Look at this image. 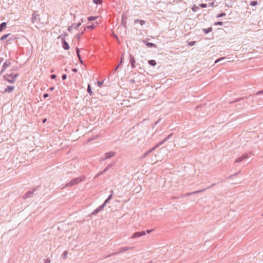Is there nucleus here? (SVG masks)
<instances>
[{
	"label": "nucleus",
	"instance_id": "34",
	"mask_svg": "<svg viewBox=\"0 0 263 263\" xmlns=\"http://www.w3.org/2000/svg\"><path fill=\"white\" fill-rule=\"evenodd\" d=\"M226 15V13H224V12H221L219 14H218L216 16V17L217 18H220L221 17H223V16H225Z\"/></svg>",
	"mask_w": 263,
	"mask_h": 263
},
{
	"label": "nucleus",
	"instance_id": "3",
	"mask_svg": "<svg viewBox=\"0 0 263 263\" xmlns=\"http://www.w3.org/2000/svg\"><path fill=\"white\" fill-rule=\"evenodd\" d=\"M133 247H121L119 248V251L114 252L112 254H108L106 257H109L111 256L119 254L120 253H122L126 251H128L130 250L133 249Z\"/></svg>",
	"mask_w": 263,
	"mask_h": 263
},
{
	"label": "nucleus",
	"instance_id": "4",
	"mask_svg": "<svg viewBox=\"0 0 263 263\" xmlns=\"http://www.w3.org/2000/svg\"><path fill=\"white\" fill-rule=\"evenodd\" d=\"M216 185V183H213L210 186H208V187L206 188H205V189H203L202 190H198V191H195V192H191V193H188L187 194H185L184 196V197H187V196H189L191 195H192V194H198V193H201L205 190H206L207 189H209L212 186H214L215 185Z\"/></svg>",
	"mask_w": 263,
	"mask_h": 263
},
{
	"label": "nucleus",
	"instance_id": "46",
	"mask_svg": "<svg viewBox=\"0 0 263 263\" xmlns=\"http://www.w3.org/2000/svg\"><path fill=\"white\" fill-rule=\"evenodd\" d=\"M103 84V81H97V85L100 87H101L102 86Z\"/></svg>",
	"mask_w": 263,
	"mask_h": 263
},
{
	"label": "nucleus",
	"instance_id": "59",
	"mask_svg": "<svg viewBox=\"0 0 263 263\" xmlns=\"http://www.w3.org/2000/svg\"><path fill=\"white\" fill-rule=\"evenodd\" d=\"M54 89V87L53 86L52 87H50V88H48V90H49V91H53Z\"/></svg>",
	"mask_w": 263,
	"mask_h": 263
},
{
	"label": "nucleus",
	"instance_id": "25",
	"mask_svg": "<svg viewBox=\"0 0 263 263\" xmlns=\"http://www.w3.org/2000/svg\"><path fill=\"white\" fill-rule=\"evenodd\" d=\"M213 30V28L212 27H209L208 28H203L202 29V31L204 32L205 34H208L211 32Z\"/></svg>",
	"mask_w": 263,
	"mask_h": 263
},
{
	"label": "nucleus",
	"instance_id": "60",
	"mask_svg": "<svg viewBox=\"0 0 263 263\" xmlns=\"http://www.w3.org/2000/svg\"><path fill=\"white\" fill-rule=\"evenodd\" d=\"M114 38H115L116 40H119V38L117 36V35L116 34H115V33H114L113 34V36H112Z\"/></svg>",
	"mask_w": 263,
	"mask_h": 263
},
{
	"label": "nucleus",
	"instance_id": "55",
	"mask_svg": "<svg viewBox=\"0 0 263 263\" xmlns=\"http://www.w3.org/2000/svg\"><path fill=\"white\" fill-rule=\"evenodd\" d=\"M48 96H49V94H48V93H44V94L43 95V98H44V99H46V98H47V97H48Z\"/></svg>",
	"mask_w": 263,
	"mask_h": 263
},
{
	"label": "nucleus",
	"instance_id": "44",
	"mask_svg": "<svg viewBox=\"0 0 263 263\" xmlns=\"http://www.w3.org/2000/svg\"><path fill=\"white\" fill-rule=\"evenodd\" d=\"M113 194H114V191H113V190H111V191H110V195L108 196V197H107V198L110 200L112 199V198Z\"/></svg>",
	"mask_w": 263,
	"mask_h": 263
},
{
	"label": "nucleus",
	"instance_id": "21",
	"mask_svg": "<svg viewBox=\"0 0 263 263\" xmlns=\"http://www.w3.org/2000/svg\"><path fill=\"white\" fill-rule=\"evenodd\" d=\"M145 21L142 20L136 19L134 20V24L139 23L141 25H143L145 24Z\"/></svg>",
	"mask_w": 263,
	"mask_h": 263
},
{
	"label": "nucleus",
	"instance_id": "35",
	"mask_svg": "<svg viewBox=\"0 0 263 263\" xmlns=\"http://www.w3.org/2000/svg\"><path fill=\"white\" fill-rule=\"evenodd\" d=\"M99 16H90L88 17V21H94L97 19Z\"/></svg>",
	"mask_w": 263,
	"mask_h": 263
},
{
	"label": "nucleus",
	"instance_id": "27",
	"mask_svg": "<svg viewBox=\"0 0 263 263\" xmlns=\"http://www.w3.org/2000/svg\"><path fill=\"white\" fill-rule=\"evenodd\" d=\"M148 63L152 66H155L157 64V62L155 60H150L148 61Z\"/></svg>",
	"mask_w": 263,
	"mask_h": 263
},
{
	"label": "nucleus",
	"instance_id": "50",
	"mask_svg": "<svg viewBox=\"0 0 263 263\" xmlns=\"http://www.w3.org/2000/svg\"><path fill=\"white\" fill-rule=\"evenodd\" d=\"M67 79V75L66 74H63L62 76V80H65Z\"/></svg>",
	"mask_w": 263,
	"mask_h": 263
},
{
	"label": "nucleus",
	"instance_id": "45",
	"mask_svg": "<svg viewBox=\"0 0 263 263\" xmlns=\"http://www.w3.org/2000/svg\"><path fill=\"white\" fill-rule=\"evenodd\" d=\"M160 145H159V143H157L156 145H155V146H154L153 147L151 148V149H152V151L153 152L154 151H155L156 148H158Z\"/></svg>",
	"mask_w": 263,
	"mask_h": 263
},
{
	"label": "nucleus",
	"instance_id": "36",
	"mask_svg": "<svg viewBox=\"0 0 263 263\" xmlns=\"http://www.w3.org/2000/svg\"><path fill=\"white\" fill-rule=\"evenodd\" d=\"M92 1L96 5L101 4L103 2V0H92Z\"/></svg>",
	"mask_w": 263,
	"mask_h": 263
},
{
	"label": "nucleus",
	"instance_id": "26",
	"mask_svg": "<svg viewBox=\"0 0 263 263\" xmlns=\"http://www.w3.org/2000/svg\"><path fill=\"white\" fill-rule=\"evenodd\" d=\"M81 25V23H72L71 26L75 29H78L79 27Z\"/></svg>",
	"mask_w": 263,
	"mask_h": 263
},
{
	"label": "nucleus",
	"instance_id": "37",
	"mask_svg": "<svg viewBox=\"0 0 263 263\" xmlns=\"http://www.w3.org/2000/svg\"><path fill=\"white\" fill-rule=\"evenodd\" d=\"M68 255V251H65L63 254H62V257L64 259H65L67 258V256Z\"/></svg>",
	"mask_w": 263,
	"mask_h": 263
},
{
	"label": "nucleus",
	"instance_id": "13",
	"mask_svg": "<svg viewBox=\"0 0 263 263\" xmlns=\"http://www.w3.org/2000/svg\"><path fill=\"white\" fill-rule=\"evenodd\" d=\"M10 62L8 60L6 61L4 63L2 70L0 72V74H1L5 70V69L10 65Z\"/></svg>",
	"mask_w": 263,
	"mask_h": 263
},
{
	"label": "nucleus",
	"instance_id": "20",
	"mask_svg": "<svg viewBox=\"0 0 263 263\" xmlns=\"http://www.w3.org/2000/svg\"><path fill=\"white\" fill-rule=\"evenodd\" d=\"M98 24V23L97 22H96L95 24H93L91 25H89V26H85V27L84 28V31L85 30H86L87 29H90V30H93L94 29L96 26Z\"/></svg>",
	"mask_w": 263,
	"mask_h": 263
},
{
	"label": "nucleus",
	"instance_id": "57",
	"mask_svg": "<svg viewBox=\"0 0 263 263\" xmlns=\"http://www.w3.org/2000/svg\"><path fill=\"white\" fill-rule=\"evenodd\" d=\"M154 230V229L147 230H146V233H147V234H149V233H151L152 232H153Z\"/></svg>",
	"mask_w": 263,
	"mask_h": 263
},
{
	"label": "nucleus",
	"instance_id": "53",
	"mask_svg": "<svg viewBox=\"0 0 263 263\" xmlns=\"http://www.w3.org/2000/svg\"><path fill=\"white\" fill-rule=\"evenodd\" d=\"M209 6H210V7H215V4H214V2H211V3H210L209 4Z\"/></svg>",
	"mask_w": 263,
	"mask_h": 263
},
{
	"label": "nucleus",
	"instance_id": "39",
	"mask_svg": "<svg viewBox=\"0 0 263 263\" xmlns=\"http://www.w3.org/2000/svg\"><path fill=\"white\" fill-rule=\"evenodd\" d=\"M223 24V23L222 22L218 21V22H215L213 24V25H214V26H217V25L222 26Z\"/></svg>",
	"mask_w": 263,
	"mask_h": 263
},
{
	"label": "nucleus",
	"instance_id": "40",
	"mask_svg": "<svg viewBox=\"0 0 263 263\" xmlns=\"http://www.w3.org/2000/svg\"><path fill=\"white\" fill-rule=\"evenodd\" d=\"M188 43V45L190 46H194L196 43V41H191V42H187Z\"/></svg>",
	"mask_w": 263,
	"mask_h": 263
},
{
	"label": "nucleus",
	"instance_id": "24",
	"mask_svg": "<svg viewBox=\"0 0 263 263\" xmlns=\"http://www.w3.org/2000/svg\"><path fill=\"white\" fill-rule=\"evenodd\" d=\"M68 35V33L66 32H64V33L62 34L61 35H59L58 37V39H61V41H63V40H65V37Z\"/></svg>",
	"mask_w": 263,
	"mask_h": 263
},
{
	"label": "nucleus",
	"instance_id": "42",
	"mask_svg": "<svg viewBox=\"0 0 263 263\" xmlns=\"http://www.w3.org/2000/svg\"><path fill=\"white\" fill-rule=\"evenodd\" d=\"M245 98H246V97H241V98H238V99H237L235 100V101H233V102H230V103H234V102H239V101H241V100H243Z\"/></svg>",
	"mask_w": 263,
	"mask_h": 263
},
{
	"label": "nucleus",
	"instance_id": "54",
	"mask_svg": "<svg viewBox=\"0 0 263 263\" xmlns=\"http://www.w3.org/2000/svg\"><path fill=\"white\" fill-rule=\"evenodd\" d=\"M83 33H84V31H82V32L81 33V34H80L77 35V39L78 40H79V39H80V36H81V35H82Z\"/></svg>",
	"mask_w": 263,
	"mask_h": 263
},
{
	"label": "nucleus",
	"instance_id": "43",
	"mask_svg": "<svg viewBox=\"0 0 263 263\" xmlns=\"http://www.w3.org/2000/svg\"><path fill=\"white\" fill-rule=\"evenodd\" d=\"M240 172V171H239V172H237V173H235V174H233V175H230V176H229L227 177V178H228V179H231V178H232V177H233L234 176H236L237 174H238Z\"/></svg>",
	"mask_w": 263,
	"mask_h": 263
},
{
	"label": "nucleus",
	"instance_id": "49",
	"mask_svg": "<svg viewBox=\"0 0 263 263\" xmlns=\"http://www.w3.org/2000/svg\"><path fill=\"white\" fill-rule=\"evenodd\" d=\"M261 94H263V90H260V91H257L256 93V95H261Z\"/></svg>",
	"mask_w": 263,
	"mask_h": 263
},
{
	"label": "nucleus",
	"instance_id": "61",
	"mask_svg": "<svg viewBox=\"0 0 263 263\" xmlns=\"http://www.w3.org/2000/svg\"><path fill=\"white\" fill-rule=\"evenodd\" d=\"M130 82L131 83H135L136 81H135V80L134 79H131V80H130Z\"/></svg>",
	"mask_w": 263,
	"mask_h": 263
},
{
	"label": "nucleus",
	"instance_id": "7",
	"mask_svg": "<svg viewBox=\"0 0 263 263\" xmlns=\"http://www.w3.org/2000/svg\"><path fill=\"white\" fill-rule=\"evenodd\" d=\"M248 157H249V154H247V153L243 154L240 157L237 158L235 160V163L240 162L242 161L243 160L247 159Z\"/></svg>",
	"mask_w": 263,
	"mask_h": 263
},
{
	"label": "nucleus",
	"instance_id": "56",
	"mask_svg": "<svg viewBox=\"0 0 263 263\" xmlns=\"http://www.w3.org/2000/svg\"><path fill=\"white\" fill-rule=\"evenodd\" d=\"M72 26H68V28H67V31H69V32H71V30H72Z\"/></svg>",
	"mask_w": 263,
	"mask_h": 263
},
{
	"label": "nucleus",
	"instance_id": "16",
	"mask_svg": "<svg viewBox=\"0 0 263 263\" xmlns=\"http://www.w3.org/2000/svg\"><path fill=\"white\" fill-rule=\"evenodd\" d=\"M103 210V208L101 205H100L98 208H97L96 209H95L93 212L91 213L89 216L92 215H96Z\"/></svg>",
	"mask_w": 263,
	"mask_h": 263
},
{
	"label": "nucleus",
	"instance_id": "15",
	"mask_svg": "<svg viewBox=\"0 0 263 263\" xmlns=\"http://www.w3.org/2000/svg\"><path fill=\"white\" fill-rule=\"evenodd\" d=\"M103 210V208L101 205H100L98 208H97L96 209H95L93 212L91 213L89 216L92 215H96Z\"/></svg>",
	"mask_w": 263,
	"mask_h": 263
},
{
	"label": "nucleus",
	"instance_id": "32",
	"mask_svg": "<svg viewBox=\"0 0 263 263\" xmlns=\"http://www.w3.org/2000/svg\"><path fill=\"white\" fill-rule=\"evenodd\" d=\"M109 201H110V200L108 199V198H107L104 201V202L101 205V206L104 209V207L106 205V204L109 202Z\"/></svg>",
	"mask_w": 263,
	"mask_h": 263
},
{
	"label": "nucleus",
	"instance_id": "30",
	"mask_svg": "<svg viewBox=\"0 0 263 263\" xmlns=\"http://www.w3.org/2000/svg\"><path fill=\"white\" fill-rule=\"evenodd\" d=\"M199 5L197 6L196 5H194L192 8V10L194 12H196L199 9Z\"/></svg>",
	"mask_w": 263,
	"mask_h": 263
},
{
	"label": "nucleus",
	"instance_id": "8",
	"mask_svg": "<svg viewBox=\"0 0 263 263\" xmlns=\"http://www.w3.org/2000/svg\"><path fill=\"white\" fill-rule=\"evenodd\" d=\"M146 234L144 231L136 232L132 236V238H136L145 235Z\"/></svg>",
	"mask_w": 263,
	"mask_h": 263
},
{
	"label": "nucleus",
	"instance_id": "11",
	"mask_svg": "<svg viewBox=\"0 0 263 263\" xmlns=\"http://www.w3.org/2000/svg\"><path fill=\"white\" fill-rule=\"evenodd\" d=\"M129 63L130 64L132 68H134L136 67V59L134 55L131 54H129Z\"/></svg>",
	"mask_w": 263,
	"mask_h": 263
},
{
	"label": "nucleus",
	"instance_id": "1",
	"mask_svg": "<svg viewBox=\"0 0 263 263\" xmlns=\"http://www.w3.org/2000/svg\"><path fill=\"white\" fill-rule=\"evenodd\" d=\"M85 179L84 176L76 177L72 179L69 182L65 184V187H71L74 185L78 184L80 182L83 181Z\"/></svg>",
	"mask_w": 263,
	"mask_h": 263
},
{
	"label": "nucleus",
	"instance_id": "63",
	"mask_svg": "<svg viewBox=\"0 0 263 263\" xmlns=\"http://www.w3.org/2000/svg\"><path fill=\"white\" fill-rule=\"evenodd\" d=\"M47 119H46V118H44V119H43V120H42V122H43V123H45L47 121Z\"/></svg>",
	"mask_w": 263,
	"mask_h": 263
},
{
	"label": "nucleus",
	"instance_id": "47",
	"mask_svg": "<svg viewBox=\"0 0 263 263\" xmlns=\"http://www.w3.org/2000/svg\"><path fill=\"white\" fill-rule=\"evenodd\" d=\"M199 6L200 7H201V8H206L207 7V4H204V3H201L200 4H199Z\"/></svg>",
	"mask_w": 263,
	"mask_h": 263
},
{
	"label": "nucleus",
	"instance_id": "64",
	"mask_svg": "<svg viewBox=\"0 0 263 263\" xmlns=\"http://www.w3.org/2000/svg\"><path fill=\"white\" fill-rule=\"evenodd\" d=\"M100 175H99V173L97 175H96V176L95 177V178H97L98 177H99Z\"/></svg>",
	"mask_w": 263,
	"mask_h": 263
},
{
	"label": "nucleus",
	"instance_id": "52",
	"mask_svg": "<svg viewBox=\"0 0 263 263\" xmlns=\"http://www.w3.org/2000/svg\"><path fill=\"white\" fill-rule=\"evenodd\" d=\"M57 77V76L55 74H52L50 75V78L51 79H55Z\"/></svg>",
	"mask_w": 263,
	"mask_h": 263
},
{
	"label": "nucleus",
	"instance_id": "9",
	"mask_svg": "<svg viewBox=\"0 0 263 263\" xmlns=\"http://www.w3.org/2000/svg\"><path fill=\"white\" fill-rule=\"evenodd\" d=\"M35 190H36V189H34L33 190L28 191L24 195V196H23V198L24 199H26L27 198L32 197L34 193V192Z\"/></svg>",
	"mask_w": 263,
	"mask_h": 263
},
{
	"label": "nucleus",
	"instance_id": "12",
	"mask_svg": "<svg viewBox=\"0 0 263 263\" xmlns=\"http://www.w3.org/2000/svg\"><path fill=\"white\" fill-rule=\"evenodd\" d=\"M127 16H125V14L123 13L122 15V19L121 22V25H123L124 27L126 29V22H127Z\"/></svg>",
	"mask_w": 263,
	"mask_h": 263
},
{
	"label": "nucleus",
	"instance_id": "58",
	"mask_svg": "<svg viewBox=\"0 0 263 263\" xmlns=\"http://www.w3.org/2000/svg\"><path fill=\"white\" fill-rule=\"evenodd\" d=\"M72 71H73V72H78V69L76 68H73L71 69Z\"/></svg>",
	"mask_w": 263,
	"mask_h": 263
},
{
	"label": "nucleus",
	"instance_id": "38",
	"mask_svg": "<svg viewBox=\"0 0 263 263\" xmlns=\"http://www.w3.org/2000/svg\"><path fill=\"white\" fill-rule=\"evenodd\" d=\"M226 59H227L226 57H222L221 58H219L215 61V64H216L219 62H220L221 61H223V60H226Z\"/></svg>",
	"mask_w": 263,
	"mask_h": 263
},
{
	"label": "nucleus",
	"instance_id": "23",
	"mask_svg": "<svg viewBox=\"0 0 263 263\" xmlns=\"http://www.w3.org/2000/svg\"><path fill=\"white\" fill-rule=\"evenodd\" d=\"M7 26V23L6 22H3L0 24V32L3 31Z\"/></svg>",
	"mask_w": 263,
	"mask_h": 263
},
{
	"label": "nucleus",
	"instance_id": "10",
	"mask_svg": "<svg viewBox=\"0 0 263 263\" xmlns=\"http://www.w3.org/2000/svg\"><path fill=\"white\" fill-rule=\"evenodd\" d=\"M142 42L148 48H156L157 45L153 43L148 42L145 40H142Z\"/></svg>",
	"mask_w": 263,
	"mask_h": 263
},
{
	"label": "nucleus",
	"instance_id": "62",
	"mask_svg": "<svg viewBox=\"0 0 263 263\" xmlns=\"http://www.w3.org/2000/svg\"><path fill=\"white\" fill-rule=\"evenodd\" d=\"M161 120V119H159L158 121H156L155 122V125H156L157 124H158V123L159 122V121Z\"/></svg>",
	"mask_w": 263,
	"mask_h": 263
},
{
	"label": "nucleus",
	"instance_id": "33",
	"mask_svg": "<svg viewBox=\"0 0 263 263\" xmlns=\"http://www.w3.org/2000/svg\"><path fill=\"white\" fill-rule=\"evenodd\" d=\"M258 4V2L257 1H252L250 3V5L252 6H255Z\"/></svg>",
	"mask_w": 263,
	"mask_h": 263
},
{
	"label": "nucleus",
	"instance_id": "19",
	"mask_svg": "<svg viewBox=\"0 0 263 263\" xmlns=\"http://www.w3.org/2000/svg\"><path fill=\"white\" fill-rule=\"evenodd\" d=\"M124 58H123V54H122L121 57V60L120 62L118 64H117V66L112 70V72L114 73H115L117 69L119 68V67L122 65L123 61Z\"/></svg>",
	"mask_w": 263,
	"mask_h": 263
},
{
	"label": "nucleus",
	"instance_id": "41",
	"mask_svg": "<svg viewBox=\"0 0 263 263\" xmlns=\"http://www.w3.org/2000/svg\"><path fill=\"white\" fill-rule=\"evenodd\" d=\"M109 168H108L107 166H106L102 171H101L100 173H99V175H102L104 173H105L106 171H107Z\"/></svg>",
	"mask_w": 263,
	"mask_h": 263
},
{
	"label": "nucleus",
	"instance_id": "31",
	"mask_svg": "<svg viewBox=\"0 0 263 263\" xmlns=\"http://www.w3.org/2000/svg\"><path fill=\"white\" fill-rule=\"evenodd\" d=\"M9 35H10V34H6L3 35L0 38V41H4L9 36Z\"/></svg>",
	"mask_w": 263,
	"mask_h": 263
},
{
	"label": "nucleus",
	"instance_id": "48",
	"mask_svg": "<svg viewBox=\"0 0 263 263\" xmlns=\"http://www.w3.org/2000/svg\"><path fill=\"white\" fill-rule=\"evenodd\" d=\"M115 164V162H111L109 164H108L107 166L108 168H110L111 167H112Z\"/></svg>",
	"mask_w": 263,
	"mask_h": 263
},
{
	"label": "nucleus",
	"instance_id": "14",
	"mask_svg": "<svg viewBox=\"0 0 263 263\" xmlns=\"http://www.w3.org/2000/svg\"><path fill=\"white\" fill-rule=\"evenodd\" d=\"M62 46L65 50H68L70 49V46L68 43L65 40L61 41Z\"/></svg>",
	"mask_w": 263,
	"mask_h": 263
},
{
	"label": "nucleus",
	"instance_id": "17",
	"mask_svg": "<svg viewBox=\"0 0 263 263\" xmlns=\"http://www.w3.org/2000/svg\"><path fill=\"white\" fill-rule=\"evenodd\" d=\"M173 134H174L173 133H172L170 135H168L166 137H165L164 139H163L162 141H161L160 142H159L158 143L159 144V145L161 146V145L164 144V142H165L166 141H167L168 139H170L173 136Z\"/></svg>",
	"mask_w": 263,
	"mask_h": 263
},
{
	"label": "nucleus",
	"instance_id": "51",
	"mask_svg": "<svg viewBox=\"0 0 263 263\" xmlns=\"http://www.w3.org/2000/svg\"><path fill=\"white\" fill-rule=\"evenodd\" d=\"M50 259L49 258H48L45 260L44 263H50Z\"/></svg>",
	"mask_w": 263,
	"mask_h": 263
},
{
	"label": "nucleus",
	"instance_id": "22",
	"mask_svg": "<svg viewBox=\"0 0 263 263\" xmlns=\"http://www.w3.org/2000/svg\"><path fill=\"white\" fill-rule=\"evenodd\" d=\"M14 86H8L5 90V92H11L14 90Z\"/></svg>",
	"mask_w": 263,
	"mask_h": 263
},
{
	"label": "nucleus",
	"instance_id": "29",
	"mask_svg": "<svg viewBox=\"0 0 263 263\" xmlns=\"http://www.w3.org/2000/svg\"><path fill=\"white\" fill-rule=\"evenodd\" d=\"M153 151H152V149L150 148L148 151H147L146 152H145L142 156V157L140 158L141 159H143L144 158H145L147 155H148V154H149L150 153H151Z\"/></svg>",
	"mask_w": 263,
	"mask_h": 263
},
{
	"label": "nucleus",
	"instance_id": "6",
	"mask_svg": "<svg viewBox=\"0 0 263 263\" xmlns=\"http://www.w3.org/2000/svg\"><path fill=\"white\" fill-rule=\"evenodd\" d=\"M39 16V14H38L37 11H34L32 15V22L34 23L40 22L39 18H38Z\"/></svg>",
	"mask_w": 263,
	"mask_h": 263
},
{
	"label": "nucleus",
	"instance_id": "5",
	"mask_svg": "<svg viewBox=\"0 0 263 263\" xmlns=\"http://www.w3.org/2000/svg\"><path fill=\"white\" fill-rule=\"evenodd\" d=\"M116 154V153L115 152H114V151H111V152H107L104 155V156H105L104 158H102L101 160L102 161H104V160H105L106 159L111 158L112 157L115 156Z\"/></svg>",
	"mask_w": 263,
	"mask_h": 263
},
{
	"label": "nucleus",
	"instance_id": "2",
	"mask_svg": "<svg viewBox=\"0 0 263 263\" xmlns=\"http://www.w3.org/2000/svg\"><path fill=\"white\" fill-rule=\"evenodd\" d=\"M4 79L10 83H13L16 78V73H11L7 74L3 76Z\"/></svg>",
	"mask_w": 263,
	"mask_h": 263
},
{
	"label": "nucleus",
	"instance_id": "28",
	"mask_svg": "<svg viewBox=\"0 0 263 263\" xmlns=\"http://www.w3.org/2000/svg\"><path fill=\"white\" fill-rule=\"evenodd\" d=\"M87 91L90 96L93 95V92L91 90V87L89 84H88L87 85Z\"/></svg>",
	"mask_w": 263,
	"mask_h": 263
},
{
	"label": "nucleus",
	"instance_id": "18",
	"mask_svg": "<svg viewBox=\"0 0 263 263\" xmlns=\"http://www.w3.org/2000/svg\"><path fill=\"white\" fill-rule=\"evenodd\" d=\"M76 54H77V55L79 59V62L82 64H83V61H82V58H81V56L80 55V49L78 48V47H76Z\"/></svg>",
	"mask_w": 263,
	"mask_h": 263
}]
</instances>
